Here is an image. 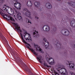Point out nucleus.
<instances>
[{
	"label": "nucleus",
	"instance_id": "7ed1b4c3",
	"mask_svg": "<svg viewBox=\"0 0 75 75\" xmlns=\"http://www.w3.org/2000/svg\"><path fill=\"white\" fill-rule=\"evenodd\" d=\"M69 31H71L72 29H71L70 27L68 26L64 29L62 30L61 31V33L63 34H64V33L65 34L64 35L67 36L69 34Z\"/></svg>",
	"mask_w": 75,
	"mask_h": 75
},
{
	"label": "nucleus",
	"instance_id": "4c0bfd02",
	"mask_svg": "<svg viewBox=\"0 0 75 75\" xmlns=\"http://www.w3.org/2000/svg\"><path fill=\"white\" fill-rule=\"evenodd\" d=\"M14 17H15V15H14Z\"/></svg>",
	"mask_w": 75,
	"mask_h": 75
},
{
	"label": "nucleus",
	"instance_id": "f704fd0d",
	"mask_svg": "<svg viewBox=\"0 0 75 75\" xmlns=\"http://www.w3.org/2000/svg\"><path fill=\"white\" fill-rule=\"evenodd\" d=\"M61 0H57L58 1H60Z\"/></svg>",
	"mask_w": 75,
	"mask_h": 75
},
{
	"label": "nucleus",
	"instance_id": "473e14b6",
	"mask_svg": "<svg viewBox=\"0 0 75 75\" xmlns=\"http://www.w3.org/2000/svg\"><path fill=\"white\" fill-rule=\"evenodd\" d=\"M51 71H54V70H53V69H51Z\"/></svg>",
	"mask_w": 75,
	"mask_h": 75
},
{
	"label": "nucleus",
	"instance_id": "f03ea898",
	"mask_svg": "<svg viewBox=\"0 0 75 75\" xmlns=\"http://www.w3.org/2000/svg\"><path fill=\"white\" fill-rule=\"evenodd\" d=\"M3 10L0 9V15L2 16L4 18H5L6 20H8V21L11 20V21H13V22L15 21V20L13 18L9 16V15L3 13Z\"/></svg>",
	"mask_w": 75,
	"mask_h": 75
},
{
	"label": "nucleus",
	"instance_id": "423d86ee",
	"mask_svg": "<svg viewBox=\"0 0 75 75\" xmlns=\"http://www.w3.org/2000/svg\"><path fill=\"white\" fill-rule=\"evenodd\" d=\"M14 10H15L16 14V16L17 18H18L19 20H21V19L22 18V17L21 16V13H20L19 12L17 11V10L15 9L14 8Z\"/></svg>",
	"mask_w": 75,
	"mask_h": 75
},
{
	"label": "nucleus",
	"instance_id": "bb28decb",
	"mask_svg": "<svg viewBox=\"0 0 75 75\" xmlns=\"http://www.w3.org/2000/svg\"><path fill=\"white\" fill-rule=\"evenodd\" d=\"M44 66H45V67H47V68H50V67H51V66H48L47 64V63H44Z\"/></svg>",
	"mask_w": 75,
	"mask_h": 75
},
{
	"label": "nucleus",
	"instance_id": "cd10ccee",
	"mask_svg": "<svg viewBox=\"0 0 75 75\" xmlns=\"http://www.w3.org/2000/svg\"><path fill=\"white\" fill-rule=\"evenodd\" d=\"M11 12L12 13H14V11L12 8H11Z\"/></svg>",
	"mask_w": 75,
	"mask_h": 75
},
{
	"label": "nucleus",
	"instance_id": "20e7f679",
	"mask_svg": "<svg viewBox=\"0 0 75 75\" xmlns=\"http://www.w3.org/2000/svg\"><path fill=\"white\" fill-rule=\"evenodd\" d=\"M43 42L44 45H45L46 49H52L53 47L51 45H49V43L48 42H47V40L45 38L43 39Z\"/></svg>",
	"mask_w": 75,
	"mask_h": 75
},
{
	"label": "nucleus",
	"instance_id": "ddd939ff",
	"mask_svg": "<svg viewBox=\"0 0 75 75\" xmlns=\"http://www.w3.org/2000/svg\"><path fill=\"white\" fill-rule=\"evenodd\" d=\"M47 58L48 59V62H49V64L52 65L54 63V59L50 57V58H48V57H47Z\"/></svg>",
	"mask_w": 75,
	"mask_h": 75
},
{
	"label": "nucleus",
	"instance_id": "4be33fe9",
	"mask_svg": "<svg viewBox=\"0 0 75 75\" xmlns=\"http://www.w3.org/2000/svg\"><path fill=\"white\" fill-rule=\"evenodd\" d=\"M71 25H72L73 27H75V20H72L71 22Z\"/></svg>",
	"mask_w": 75,
	"mask_h": 75
},
{
	"label": "nucleus",
	"instance_id": "c756f323",
	"mask_svg": "<svg viewBox=\"0 0 75 75\" xmlns=\"http://www.w3.org/2000/svg\"><path fill=\"white\" fill-rule=\"evenodd\" d=\"M3 0H0V3H3Z\"/></svg>",
	"mask_w": 75,
	"mask_h": 75
},
{
	"label": "nucleus",
	"instance_id": "f3484780",
	"mask_svg": "<svg viewBox=\"0 0 75 75\" xmlns=\"http://www.w3.org/2000/svg\"><path fill=\"white\" fill-rule=\"evenodd\" d=\"M27 5L28 7H32L33 3L31 1H29L27 2Z\"/></svg>",
	"mask_w": 75,
	"mask_h": 75
},
{
	"label": "nucleus",
	"instance_id": "58836bf2",
	"mask_svg": "<svg viewBox=\"0 0 75 75\" xmlns=\"http://www.w3.org/2000/svg\"><path fill=\"white\" fill-rule=\"evenodd\" d=\"M64 20H65V19H64Z\"/></svg>",
	"mask_w": 75,
	"mask_h": 75
},
{
	"label": "nucleus",
	"instance_id": "f8f14e48",
	"mask_svg": "<svg viewBox=\"0 0 75 75\" xmlns=\"http://www.w3.org/2000/svg\"><path fill=\"white\" fill-rule=\"evenodd\" d=\"M26 46L27 48H28L29 50H31V51H32V52H33L34 55H37V56L38 55V54L35 52V50H34V49H33L30 48V47H29V46H28V45H26Z\"/></svg>",
	"mask_w": 75,
	"mask_h": 75
},
{
	"label": "nucleus",
	"instance_id": "a211bd4d",
	"mask_svg": "<svg viewBox=\"0 0 75 75\" xmlns=\"http://www.w3.org/2000/svg\"><path fill=\"white\" fill-rule=\"evenodd\" d=\"M45 27V28L46 31H50V27H49V26H48V25L44 26L43 27V30H44V28Z\"/></svg>",
	"mask_w": 75,
	"mask_h": 75
},
{
	"label": "nucleus",
	"instance_id": "dca6fc26",
	"mask_svg": "<svg viewBox=\"0 0 75 75\" xmlns=\"http://www.w3.org/2000/svg\"><path fill=\"white\" fill-rule=\"evenodd\" d=\"M54 44L56 45L57 46H58V47H61L60 48V49H62V48H63V47H62L61 45V43L60 42H54Z\"/></svg>",
	"mask_w": 75,
	"mask_h": 75
},
{
	"label": "nucleus",
	"instance_id": "a878e982",
	"mask_svg": "<svg viewBox=\"0 0 75 75\" xmlns=\"http://www.w3.org/2000/svg\"><path fill=\"white\" fill-rule=\"evenodd\" d=\"M6 8L7 6H6V5H4L3 6V10H5H5H7Z\"/></svg>",
	"mask_w": 75,
	"mask_h": 75
},
{
	"label": "nucleus",
	"instance_id": "6e6552de",
	"mask_svg": "<svg viewBox=\"0 0 75 75\" xmlns=\"http://www.w3.org/2000/svg\"><path fill=\"white\" fill-rule=\"evenodd\" d=\"M23 11H25V15L26 17H29V18H31V14H30V12L28 11L27 9L25 8L23 9Z\"/></svg>",
	"mask_w": 75,
	"mask_h": 75
},
{
	"label": "nucleus",
	"instance_id": "39448f33",
	"mask_svg": "<svg viewBox=\"0 0 75 75\" xmlns=\"http://www.w3.org/2000/svg\"><path fill=\"white\" fill-rule=\"evenodd\" d=\"M14 1H15L16 3H14V7L16 9L18 10H20L21 9V4L18 3L17 0H15Z\"/></svg>",
	"mask_w": 75,
	"mask_h": 75
},
{
	"label": "nucleus",
	"instance_id": "6ab92c4d",
	"mask_svg": "<svg viewBox=\"0 0 75 75\" xmlns=\"http://www.w3.org/2000/svg\"><path fill=\"white\" fill-rule=\"evenodd\" d=\"M35 47L38 51H42V49L40 48V46L38 47V45H35Z\"/></svg>",
	"mask_w": 75,
	"mask_h": 75
},
{
	"label": "nucleus",
	"instance_id": "72a5a7b5",
	"mask_svg": "<svg viewBox=\"0 0 75 75\" xmlns=\"http://www.w3.org/2000/svg\"><path fill=\"white\" fill-rule=\"evenodd\" d=\"M8 50V51H9L10 52V51L9 50H8V49H7Z\"/></svg>",
	"mask_w": 75,
	"mask_h": 75
},
{
	"label": "nucleus",
	"instance_id": "5701e85b",
	"mask_svg": "<svg viewBox=\"0 0 75 75\" xmlns=\"http://www.w3.org/2000/svg\"><path fill=\"white\" fill-rule=\"evenodd\" d=\"M67 3L68 4L71 6H73L75 5V3L74 2H71L70 3L69 2H68Z\"/></svg>",
	"mask_w": 75,
	"mask_h": 75
},
{
	"label": "nucleus",
	"instance_id": "4468645a",
	"mask_svg": "<svg viewBox=\"0 0 75 75\" xmlns=\"http://www.w3.org/2000/svg\"><path fill=\"white\" fill-rule=\"evenodd\" d=\"M68 63L69 65V67L70 68H74V62H68Z\"/></svg>",
	"mask_w": 75,
	"mask_h": 75
},
{
	"label": "nucleus",
	"instance_id": "9b49d317",
	"mask_svg": "<svg viewBox=\"0 0 75 75\" xmlns=\"http://www.w3.org/2000/svg\"><path fill=\"white\" fill-rule=\"evenodd\" d=\"M57 69H64L65 71V74H67V70L66 69L64 68V66L62 65H59L57 66Z\"/></svg>",
	"mask_w": 75,
	"mask_h": 75
},
{
	"label": "nucleus",
	"instance_id": "0eeeda50",
	"mask_svg": "<svg viewBox=\"0 0 75 75\" xmlns=\"http://www.w3.org/2000/svg\"><path fill=\"white\" fill-rule=\"evenodd\" d=\"M23 33L24 34H25L23 35V36H24V38H25V35L26 36H27V35L28 36V38H26V40H30V41L31 40L32 38L30 37V36H31V35L30 34L27 33V32H26V31L24 32Z\"/></svg>",
	"mask_w": 75,
	"mask_h": 75
},
{
	"label": "nucleus",
	"instance_id": "1a4fd4ad",
	"mask_svg": "<svg viewBox=\"0 0 75 75\" xmlns=\"http://www.w3.org/2000/svg\"><path fill=\"white\" fill-rule=\"evenodd\" d=\"M15 54L17 56V61H19V62H23L22 60H21V56H20V55L18 54V53L17 52H15Z\"/></svg>",
	"mask_w": 75,
	"mask_h": 75
},
{
	"label": "nucleus",
	"instance_id": "2eb2a0df",
	"mask_svg": "<svg viewBox=\"0 0 75 75\" xmlns=\"http://www.w3.org/2000/svg\"><path fill=\"white\" fill-rule=\"evenodd\" d=\"M36 58L40 63H42V61L43 60V59L41 56H39L38 57H37Z\"/></svg>",
	"mask_w": 75,
	"mask_h": 75
},
{
	"label": "nucleus",
	"instance_id": "c9c22d12",
	"mask_svg": "<svg viewBox=\"0 0 75 75\" xmlns=\"http://www.w3.org/2000/svg\"><path fill=\"white\" fill-rule=\"evenodd\" d=\"M74 45V48H75V45Z\"/></svg>",
	"mask_w": 75,
	"mask_h": 75
},
{
	"label": "nucleus",
	"instance_id": "7c9ffc66",
	"mask_svg": "<svg viewBox=\"0 0 75 75\" xmlns=\"http://www.w3.org/2000/svg\"><path fill=\"white\" fill-rule=\"evenodd\" d=\"M72 75H75V73H72L71 74Z\"/></svg>",
	"mask_w": 75,
	"mask_h": 75
},
{
	"label": "nucleus",
	"instance_id": "e433bc0d",
	"mask_svg": "<svg viewBox=\"0 0 75 75\" xmlns=\"http://www.w3.org/2000/svg\"><path fill=\"white\" fill-rule=\"evenodd\" d=\"M33 31H34V30H33Z\"/></svg>",
	"mask_w": 75,
	"mask_h": 75
},
{
	"label": "nucleus",
	"instance_id": "f257e3e1",
	"mask_svg": "<svg viewBox=\"0 0 75 75\" xmlns=\"http://www.w3.org/2000/svg\"><path fill=\"white\" fill-rule=\"evenodd\" d=\"M14 25H15V28L16 29H17V30H19L20 32V35L21 36V39L22 40V41L25 43V44H26L28 45L29 46L31 47V45L28 44L27 43V42H26L25 40H24V38H23V34H22V33H23V31L20 29V27L17 24V23H14Z\"/></svg>",
	"mask_w": 75,
	"mask_h": 75
},
{
	"label": "nucleus",
	"instance_id": "aec40b11",
	"mask_svg": "<svg viewBox=\"0 0 75 75\" xmlns=\"http://www.w3.org/2000/svg\"><path fill=\"white\" fill-rule=\"evenodd\" d=\"M46 7L49 9L51 8H52V6L50 3H47L46 4Z\"/></svg>",
	"mask_w": 75,
	"mask_h": 75
},
{
	"label": "nucleus",
	"instance_id": "c85d7f7f",
	"mask_svg": "<svg viewBox=\"0 0 75 75\" xmlns=\"http://www.w3.org/2000/svg\"><path fill=\"white\" fill-rule=\"evenodd\" d=\"M53 29L54 31H55L57 30V28H53Z\"/></svg>",
	"mask_w": 75,
	"mask_h": 75
},
{
	"label": "nucleus",
	"instance_id": "412c9836",
	"mask_svg": "<svg viewBox=\"0 0 75 75\" xmlns=\"http://www.w3.org/2000/svg\"><path fill=\"white\" fill-rule=\"evenodd\" d=\"M33 31V36L35 37H37V35H38V31H36L35 30L34 31Z\"/></svg>",
	"mask_w": 75,
	"mask_h": 75
},
{
	"label": "nucleus",
	"instance_id": "9d476101",
	"mask_svg": "<svg viewBox=\"0 0 75 75\" xmlns=\"http://www.w3.org/2000/svg\"><path fill=\"white\" fill-rule=\"evenodd\" d=\"M0 36L1 37V38H2L3 40L5 41L6 44H7V45H8V41H7V39H6L5 37H4V36L3 35V34H2V33L1 32H0Z\"/></svg>",
	"mask_w": 75,
	"mask_h": 75
},
{
	"label": "nucleus",
	"instance_id": "393cba45",
	"mask_svg": "<svg viewBox=\"0 0 75 75\" xmlns=\"http://www.w3.org/2000/svg\"><path fill=\"white\" fill-rule=\"evenodd\" d=\"M25 19L26 20V21L27 23H30V24H31V21H30L29 20H28V18H25Z\"/></svg>",
	"mask_w": 75,
	"mask_h": 75
},
{
	"label": "nucleus",
	"instance_id": "b1692460",
	"mask_svg": "<svg viewBox=\"0 0 75 75\" xmlns=\"http://www.w3.org/2000/svg\"><path fill=\"white\" fill-rule=\"evenodd\" d=\"M34 4L36 8H38V7H39V5H40V4L39 3V2H35Z\"/></svg>",
	"mask_w": 75,
	"mask_h": 75
},
{
	"label": "nucleus",
	"instance_id": "2f4dec72",
	"mask_svg": "<svg viewBox=\"0 0 75 75\" xmlns=\"http://www.w3.org/2000/svg\"><path fill=\"white\" fill-rule=\"evenodd\" d=\"M35 17L36 18H37V19H38V17L35 16Z\"/></svg>",
	"mask_w": 75,
	"mask_h": 75
}]
</instances>
